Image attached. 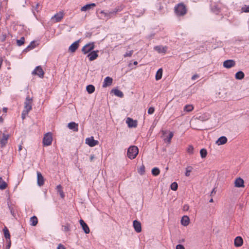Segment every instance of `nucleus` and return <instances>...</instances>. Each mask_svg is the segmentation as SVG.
I'll list each match as a JSON object with an SVG mask.
<instances>
[{"label": "nucleus", "instance_id": "nucleus-1", "mask_svg": "<svg viewBox=\"0 0 249 249\" xmlns=\"http://www.w3.org/2000/svg\"><path fill=\"white\" fill-rule=\"evenodd\" d=\"M139 153L138 148L134 145L130 146L127 152V157L131 160L135 159Z\"/></svg>", "mask_w": 249, "mask_h": 249}, {"label": "nucleus", "instance_id": "nucleus-2", "mask_svg": "<svg viewBox=\"0 0 249 249\" xmlns=\"http://www.w3.org/2000/svg\"><path fill=\"white\" fill-rule=\"evenodd\" d=\"M176 14L179 16L184 15L187 12L186 8L183 3H179L175 7Z\"/></svg>", "mask_w": 249, "mask_h": 249}, {"label": "nucleus", "instance_id": "nucleus-3", "mask_svg": "<svg viewBox=\"0 0 249 249\" xmlns=\"http://www.w3.org/2000/svg\"><path fill=\"white\" fill-rule=\"evenodd\" d=\"M53 141L52 134L51 132L46 133L43 139V144L44 146L50 145Z\"/></svg>", "mask_w": 249, "mask_h": 249}, {"label": "nucleus", "instance_id": "nucleus-4", "mask_svg": "<svg viewBox=\"0 0 249 249\" xmlns=\"http://www.w3.org/2000/svg\"><path fill=\"white\" fill-rule=\"evenodd\" d=\"M32 99L28 96L26 98L24 102V110L29 112L32 108Z\"/></svg>", "mask_w": 249, "mask_h": 249}, {"label": "nucleus", "instance_id": "nucleus-5", "mask_svg": "<svg viewBox=\"0 0 249 249\" xmlns=\"http://www.w3.org/2000/svg\"><path fill=\"white\" fill-rule=\"evenodd\" d=\"M162 136L165 142L170 143L171 139L173 137L174 134L172 132H170L169 134L167 135V131L166 130H162Z\"/></svg>", "mask_w": 249, "mask_h": 249}, {"label": "nucleus", "instance_id": "nucleus-6", "mask_svg": "<svg viewBox=\"0 0 249 249\" xmlns=\"http://www.w3.org/2000/svg\"><path fill=\"white\" fill-rule=\"evenodd\" d=\"M94 48V44L93 42L89 43L86 44L82 49V52L86 54L90 52Z\"/></svg>", "mask_w": 249, "mask_h": 249}, {"label": "nucleus", "instance_id": "nucleus-7", "mask_svg": "<svg viewBox=\"0 0 249 249\" xmlns=\"http://www.w3.org/2000/svg\"><path fill=\"white\" fill-rule=\"evenodd\" d=\"M33 74L37 75L39 77L42 78L44 76V72L41 66H37L32 72Z\"/></svg>", "mask_w": 249, "mask_h": 249}, {"label": "nucleus", "instance_id": "nucleus-8", "mask_svg": "<svg viewBox=\"0 0 249 249\" xmlns=\"http://www.w3.org/2000/svg\"><path fill=\"white\" fill-rule=\"evenodd\" d=\"M86 143L89 146L93 147L98 144V141L95 140L93 137H91L86 138Z\"/></svg>", "mask_w": 249, "mask_h": 249}, {"label": "nucleus", "instance_id": "nucleus-9", "mask_svg": "<svg viewBox=\"0 0 249 249\" xmlns=\"http://www.w3.org/2000/svg\"><path fill=\"white\" fill-rule=\"evenodd\" d=\"M235 65V62L233 60H227L223 62V67L227 69L231 68Z\"/></svg>", "mask_w": 249, "mask_h": 249}, {"label": "nucleus", "instance_id": "nucleus-10", "mask_svg": "<svg viewBox=\"0 0 249 249\" xmlns=\"http://www.w3.org/2000/svg\"><path fill=\"white\" fill-rule=\"evenodd\" d=\"M79 223L84 232L86 234L89 233L90 232V230L89 229V226L84 222V221L82 219H80L79 220Z\"/></svg>", "mask_w": 249, "mask_h": 249}, {"label": "nucleus", "instance_id": "nucleus-11", "mask_svg": "<svg viewBox=\"0 0 249 249\" xmlns=\"http://www.w3.org/2000/svg\"><path fill=\"white\" fill-rule=\"evenodd\" d=\"M9 137V135L2 134L1 136L0 137V143L1 145V147H3L7 142V140Z\"/></svg>", "mask_w": 249, "mask_h": 249}, {"label": "nucleus", "instance_id": "nucleus-12", "mask_svg": "<svg viewBox=\"0 0 249 249\" xmlns=\"http://www.w3.org/2000/svg\"><path fill=\"white\" fill-rule=\"evenodd\" d=\"M126 123L127 124L129 127H136L137 126V121L130 118H127L126 119Z\"/></svg>", "mask_w": 249, "mask_h": 249}, {"label": "nucleus", "instance_id": "nucleus-13", "mask_svg": "<svg viewBox=\"0 0 249 249\" xmlns=\"http://www.w3.org/2000/svg\"><path fill=\"white\" fill-rule=\"evenodd\" d=\"M79 40L73 42L69 48V51L71 53H74L79 47Z\"/></svg>", "mask_w": 249, "mask_h": 249}, {"label": "nucleus", "instance_id": "nucleus-14", "mask_svg": "<svg viewBox=\"0 0 249 249\" xmlns=\"http://www.w3.org/2000/svg\"><path fill=\"white\" fill-rule=\"evenodd\" d=\"M37 185L39 186H41L44 184V179L41 173L39 172H37Z\"/></svg>", "mask_w": 249, "mask_h": 249}, {"label": "nucleus", "instance_id": "nucleus-15", "mask_svg": "<svg viewBox=\"0 0 249 249\" xmlns=\"http://www.w3.org/2000/svg\"><path fill=\"white\" fill-rule=\"evenodd\" d=\"M133 226L135 229V231L139 233L140 232L142 231V227H141V223L137 221V220H134L133 223Z\"/></svg>", "mask_w": 249, "mask_h": 249}, {"label": "nucleus", "instance_id": "nucleus-16", "mask_svg": "<svg viewBox=\"0 0 249 249\" xmlns=\"http://www.w3.org/2000/svg\"><path fill=\"white\" fill-rule=\"evenodd\" d=\"M64 17V14L62 12H59L54 15L52 18V19H54L56 22H59Z\"/></svg>", "mask_w": 249, "mask_h": 249}, {"label": "nucleus", "instance_id": "nucleus-17", "mask_svg": "<svg viewBox=\"0 0 249 249\" xmlns=\"http://www.w3.org/2000/svg\"><path fill=\"white\" fill-rule=\"evenodd\" d=\"M38 44L35 41H32L30 44L23 50V52L27 53L28 51L35 48Z\"/></svg>", "mask_w": 249, "mask_h": 249}, {"label": "nucleus", "instance_id": "nucleus-18", "mask_svg": "<svg viewBox=\"0 0 249 249\" xmlns=\"http://www.w3.org/2000/svg\"><path fill=\"white\" fill-rule=\"evenodd\" d=\"M98 51H94L91 52L88 55V57L89 58L90 61H93L96 59L98 56Z\"/></svg>", "mask_w": 249, "mask_h": 249}, {"label": "nucleus", "instance_id": "nucleus-19", "mask_svg": "<svg viewBox=\"0 0 249 249\" xmlns=\"http://www.w3.org/2000/svg\"><path fill=\"white\" fill-rule=\"evenodd\" d=\"M154 50L157 51L159 53H165L167 51V48L166 46L163 47L161 45L155 46L154 48Z\"/></svg>", "mask_w": 249, "mask_h": 249}, {"label": "nucleus", "instance_id": "nucleus-20", "mask_svg": "<svg viewBox=\"0 0 249 249\" xmlns=\"http://www.w3.org/2000/svg\"><path fill=\"white\" fill-rule=\"evenodd\" d=\"M68 127L70 129L73 130L75 132L78 131V124L75 122H71L68 124Z\"/></svg>", "mask_w": 249, "mask_h": 249}, {"label": "nucleus", "instance_id": "nucleus-21", "mask_svg": "<svg viewBox=\"0 0 249 249\" xmlns=\"http://www.w3.org/2000/svg\"><path fill=\"white\" fill-rule=\"evenodd\" d=\"M244 180L241 178H236L234 181V186L236 187H243L244 185Z\"/></svg>", "mask_w": 249, "mask_h": 249}, {"label": "nucleus", "instance_id": "nucleus-22", "mask_svg": "<svg viewBox=\"0 0 249 249\" xmlns=\"http://www.w3.org/2000/svg\"><path fill=\"white\" fill-rule=\"evenodd\" d=\"M113 79L112 78L107 76L104 79L103 87H107V86H110L112 83Z\"/></svg>", "mask_w": 249, "mask_h": 249}, {"label": "nucleus", "instance_id": "nucleus-23", "mask_svg": "<svg viewBox=\"0 0 249 249\" xmlns=\"http://www.w3.org/2000/svg\"><path fill=\"white\" fill-rule=\"evenodd\" d=\"M8 207L11 214L13 216L15 217L16 216V214L17 213V211L15 208V206H14V205H13V203H10L8 204Z\"/></svg>", "mask_w": 249, "mask_h": 249}, {"label": "nucleus", "instance_id": "nucleus-24", "mask_svg": "<svg viewBox=\"0 0 249 249\" xmlns=\"http://www.w3.org/2000/svg\"><path fill=\"white\" fill-rule=\"evenodd\" d=\"M190 223V219L187 215H184L181 219V224L184 226H187Z\"/></svg>", "mask_w": 249, "mask_h": 249}, {"label": "nucleus", "instance_id": "nucleus-25", "mask_svg": "<svg viewBox=\"0 0 249 249\" xmlns=\"http://www.w3.org/2000/svg\"><path fill=\"white\" fill-rule=\"evenodd\" d=\"M227 142V138L225 136H221L218 139L216 142V143L218 145H222Z\"/></svg>", "mask_w": 249, "mask_h": 249}, {"label": "nucleus", "instance_id": "nucleus-26", "mask_svg": "<svg viewBox=\"0 0 249 249\" xmlns=\"http://www.w3.org/2000/svg\"><path fill=\"white\" fill-rule=\"evenodd\" d=\"M96 6V4L94 3L87 4L81 8V11H86L90 10L91 8H93Z\"/></svg>", "mask_w": 249, "mask_h": 249}, {"label": "nucleus", "instance_id": "nucleus-27", "mask_svg": "<svg viewBox=\"0 0 249 249\" xmlns=\"http://www.w3.org/2000/svg\"><path fill=\"white\" fill-rule=\"evenodd\" d=\"M243 241L242 238L240 236H237L234 240V245L235 247H241L243 245Z\"/></svg>", "mask_w": 249, "mask_h": 249}, {"label": "nucleus", "instance_id": "nucleus-28", "mask_svg": "<svg viewBox=\"0 0 249 249\" xmlns=\"http://www.w3.org/2000/svg\"><path fill=\"white\" fill-rule=\"evenodd\" d=\"M210 117V115L208 113H205L199 116L198 119L201 121H206Z\"/></svg>", "mask_w": 249, "mask_h": 249}, {"label": "nucleus", "instance_id": "nucleus-29", "mask_svg": "<svg viewBox=\"0 0 249 249\" xmlns=\"http://www.w3.org/2000/svg\"><path fill=\"white\" fill-rule=\"evenodd\" d=\"M3 231L6 240H10V234L9 230L6 227H4V228L3 229Z\"/></svg>", "mask_w": 249, "mask_h": 249}, {"label": "nucleus", "instance_id": "nucleus-30", "mask_svg": "<svg viewBox=\"0 0 249 249\" xmlns=\"http://www.w3.org/2000/svg\"><path fill=\"white\" fill-rule=\"evenodd\" d=\"M118 12V10L117 9H114V10L112 11H111L108 14L107 13H106L105 12H104V11H101V13L103 15H104V16L105 17H107V18H109L110 17V16L111 15H115L116 14L117 12Z\"/></svg>", "mask_w": 249, "mask_h": 249}, {"label": "nucleus", "instance_id": "nucleus-31", "mask_svg": "<svg viewBox=\"0 0 249 249\" xmlns=\"http://www.w3.org/2000/svg\"><path fill=\"white\" fill-rule=\"evenodd\" d=\"M162 75V69H160L158 70V71L156 72V76H155V79L156 80H160Z\"/></svg>", "mask_w": 249, "mask_h": 249}, {"label": "nucleus", "instance_id": "nucleus-32", "mask_svg": "<svg viewBox=\"0 0 249 249\" xmlns=\"http://www.w3.org/2000/svg\"><path fill=\"white\" fill-rule=\"evenodd\" d=\"M56 190L57 193L59 194L60 196L63 198L65 196L64 192L63 191L62 187L61 185H58L56 186Z\"/></svg>", "mask_w": 249, "mask_h": 249}, {"label": "nucleus", "instance_id": "nucleus-33", "mask_svg": "<svg viewBox=\"0 0 249 249\" xmlns=\"http://www.w3.org/2000/svg\"><path fill=\"white\" fill-rule=\"evenodd\" d=\"M30 225L33 226L36 225L38 222L37 218L36 216H33L30 218Z\"/></svg>", "mask_w": 249, "mask_h": 249}, {"label": "nucleus", "instance_id": "nucleus-34", "mask_svg": "<svg viewBox=\"0 0 249 249\" xmlns=\"http://www.w3.org/2000/svg\"><path fill=\"white\" fill-rule=\"evenodd\" d=\"M86 90L89 94H91L95 91V87L92 85H89L87 86Z\"/></svg>", "mask_w": 249, "mask_h": 249}, {"label": "nucleus", "instance_id": "nucleus-35", "mask_svg": "<svg viewBox=\"0 0 249 249\" xmlns=\"http://www.w3.org/2000/svg\"><path fill=\"white\" fill-rule=\"evenodd\" d=\"M112 91L114 93V94L118 97H123L124 96L123 92L121 91L120 90H119L118 89H114Z\"/></svg>", "mask_w": 249, "mask_h": 249}, {"label": "nucleus", "instance_id": "nucleus-36", "mask_svg": "<svg viewBox=\"0 0 249 249\" xmlns=\"http://www.w3.org/2000/svg\"><path fill=\"white\" fill-rule=\"evenodd\" d=\"M244 76H245L244 73L242 71H238L235 74V78L237 79H239V80L242 79L244 77Z\"/></svg>", "mask_w": 249, "mask_h": 249}, {"label": "nucleus", "instance_id": "nucleus-37", "mask_svg": "<svg viewBox=\"0 0 249 249\" xmlns=\"http://www.w3.org/2000/svg\"><path fill=\"white\" fill-rule=\"evenodd\" d=\"M7 187L6 183L2 179L1 177H0V189L4 190Z\"/></svg>", "mask_w": 249, "mask_h": 249}, {"label": "nucleus", "instance_id": "nucleus-38", "mask_svg": "<svg viewBox=\"0 0 249 249\" xmlns=\"http://www.w3.org/2000/svg\"><path fill=\"white\" fill-rule=\"evenodd\" d=\"M194 109V107L192 105H186L184 107V110L187 112H190Z\"/></svg>", "mask_w": 249, "mask_h": 249}, {"label": "nucleus", "instance_id": "nucleus-39", "mask_svg": "<svg viewBox=\"0 0 249 249\" xmlns=\"http://www.w3.org/2000/svg\"><path fill=\"white\" fill-rule=\"evenodd\" d=\"M160 169L157 167H155L152 170V174L155 176H157L160 174Z\"/></svg>", "mask_w": 249, "mask_h": 249}, {"label": "nucleus", "instance_id": "nucleus-40", "mask_svg": "<svg viewBox=\"0 0 249 249\" xmlns=\"http://www.w3.org/2000/svg\"><path fill=\"white\" fill-rule=\"evenodd\" d=\"M193 169V167L192 166H189L186 168V172L185 173V175L186 177H189L190 175V173L191 172Z\"/></svg>", "mask_w": 249, "mask_h": 249}, {"label": "nucleus", "instance_id": "nucleus-41", "mask_svg": "<svg viewBox=\"0 0 249 249\" xmlns=\"http://www.w3.org/2000/svg\"><path fill=\"white\" fill-rule=\"evenodd\" d=\"M138 172L141 175H143L145 173V167L142 164L138 169Z\"/></svg>", "mask_w": 249, "mask_h": 249}, {"label": "nucleus", "instance_id": "nucleus-42", "mask_svg": "<svg viewBox=\"0 0 249 249\" xmlns=\"http://www.w3.org/2000/svg\"><path fill=\"white\" fill-rule=\"evenodd\" d=\"M200 154L202 158H205L207 154V150L205 149H202L200 151Z\"/></svg>", "mask_w": 249, "mask_h": 249}, {"label": "nucleus", "instance_id": "nucleus-43", "mask_svg": "<svg viewBox=\"0 0 249 249\" xmlns=\"http://www.w3.org/2000/svg\"><path fill=\"white\" fill-rule=\"evenodd\" d=\"M24 37H21L19 39L17 40V45L19 46L22 45L24 43Z\"/></svg>", "mask_w": 249, "mask_h": 249}, {"label": "nucleus", "instance_id": "nucleus-44", "mask_svg": "<svg viewBox=\"0 0 249 249\" xmlns=\"http://www.w3.org/2000/svg\"><path fill=\"white\" fill-rule=\"evenodd\" d=\"M241 12L249 13V5H245L241 8Z\"/></svg>", "mask_w": 249, "mask_h": 249}, {"label": "nucleus", "instance_id": "nucleus-45", "mask_svg": "<svg viewBox=\"0 0 249 249\" xmlns=\"http://www.w3.org/2000/svg\"><path fill=\"white\" fill-rule=\"evenodd\" d=\"M133 53V50H131V51H128L127 52H126L124 54V57H130L132 56V54Z\"/></svg>", "mask_w": 249, "mask_h": 249}, {"label": "nucleus", "instance_id": "nucleus-46", "mask_svg": "<svg viewBox=\"0 0 249 249\" xmlns=\"http://www.w3.org/2000/svg\"><path fill=\"white\" fill-rule=\"evenodd\" d=\"M171 188L172 190L176 191L178 189V184L174 182L171 185Z\"/></svg>", "mask_w": 249, "mask_h": 249}, {"label": "nucleus", "instance_id": "nucleus-47", "mask_svg": "<svg viewBox=\"0 0 249 249\" xmlns=\"http://www.w3.org/2000/svg\"><path fill=\"white\" fill-rule=\"evenodd\" d=\"M190 209V206L188 204H185L182 207V210L184 212L189 211Z\"/></svg>", "mask_w": 249, "mask_h": 249}, {"label": "nucleus", "instance_id": "nucleus-48", "mask_svg": "<svg viewBox=\"0 0 249 249\" xmlns=\"http://www.w3.org/2000/svg\"><path fill=\"white\" fill-rule=\"evenodd\" d=\"M193 150H194V148L193 147V146L192 145H189L187 148V152L190 154H192L193 153Z\"/></svg>", "mask_w": 249, "mask_h": 249}, {"label": "nucleus", "instance_id": "nucleus-49", "mask_svg": "<svg viewBox=\"0 0 249 249\" xmlns=\"http://www.w3.org/2000/svg\"><path fill=\"white\" fill-rule=\"evenodd\" d=\"M28 111L23 110L21 114V117L23 120L25 119L26 116L28 115Z\"/></svg>", "mask_w": 249, "mask_h": 249}, {"label": "nucleus", "instance_id": "nucleus-50", "mask_svg": "<svg viewBox=\"0 0 249 249\" xmlns=\"http://www.w3.org/2000/svg\"><path fill=\"white\" fill-rule=\"evenodd\" d=\"M155 111V109L153 107H150L148 109V113L149 114H152Z\"/></svg>", "mask_w": 249, "mask_h": 249}, {"label": "nucleus", "instance_id": "nucleus-51", "mask_svg": "<svg viewBox=\"0 0 249 249\" xmlns=\"http://www.w3.org/2000/svg\"><path fill=\"white\" fill-rule=\"evenodd\" d=\"M7 245L6 246V249H9L11 247V240H6Z\"/></svg>", "mask_w": 249, "mask_h": 249}, {"label": "nucleus", "instance_id": "nucleus-52", "mask_svg": "<svg viewBox=\"0 0 249 249\" xmlns=\"http://www.w3.org/2000/svg\"><path fill=\"white\" fill-rule=\"evenodd\" d=\"M212 10L216 14H217L219 11V8L217 6H214V7H213L212 8Z\"/></svg>", "mask_w": 249, "mask_h": 249}, {"label": "nucleus", "instance_id": "nucleus-53", "mask_svg": "<svg viewBox=\"0 0 249 249\" xmlns=\"http://www.w3.org/2000/svg\"><path fill=\"white\" fill-rule=\"evenodd\" d=\"M176 249H185L182 245L178 244L176 246Z\"/></svg>", "mask_w": 249, "mask_h": 249}, {"label": "nucleus", "instance_id": "nucleus-54", "mask_svg": "<svg viewBox=\"0 0 249 249\" xmlns=\"http://www.w3.org/2000/svg\"><path fill=\"white\" fill-rule=\"evenodd\" d=\"M6 34H2L1 38V40L2 41H4L6 40Z\"/></svg>", "mask_w": 249, "mask_h": 249}, {"label": "nucleus", "instance_id": "nucleus-55", "mask_svg": "<svg viewBox=\"0 0 249 249\" xmlns=\"http://www.w3.org/2000/svg\"><path fill=\"white\" fill-rule=\"evenodd\" d=\"M57 249H65L64 246L62 244H60L58 245Z\"/></svg>", "mask_w": 249, "mask_h": 249}, {"label": "nucleus", "instance_id": "nucleus-56", "mask_svg": "<svg viewBox=\"0 0 249 249\" xmlns=\"http://www.w3.org/2000/svg\"><path fill=\"white\" fill-rule=\"evenodd\" d=\"M63 231H69V228L67 226H63Z\"/></svg>", "mask_w": 249, "mask_h": 249}, {"label": "nucleus", "instance_id": "nucleus-57", "mask_svg": "<svg viewBox=\"0 0 249 249\" xmlns=\"http://www.w3.org/2000/svg\"><path fill=\"white\" fill-rule=\"evenodd\" d=\"M199 77L198 75L195 74L192 77V79L194 80Z\"/></svg>", "mask_w": 249, "mask_h": 249}, {"label": "nucleus", "instance_id": "nucleus-58", "mask_svg": "<svg viewBox=\"0 0 249 249\" xmlns=\"http://www.w3.org/2000/svg\"><path fill=\"white\" fill-rule=\"evenodd\" d=\"M39 4L38 3L36 4V8H35V10L37 11H38V8H39Z\"/></svg>", "mask_w": 249, "mask_h": 249}, {"label": "nucleus", "instance_id": "nucleus-59", "mask_svg": "<svg viewBox=\"0 0 249 249\" xmlns=\"http://www.w3.org/2000/svg\"><path fill=\"white\" fill-rule=\"evenodd\" d=\"M94 158V156L93 155H91L90 156V161H92Z\"/></svg>", "mask_w": 249, "mask_h": 249}, {"label": "nucleus", "instance_id": "nucleus-60", "mask_svg": "<svg viewBox=\"0 0 249 249\" xmlns=\"http://www.w3.org/2000/svg\"><path fill=\"white\" fill-rule=\"evenodd\" d=\"M22 149V146L21 145H19L18 146V151H20Z\"/></svg>", "mask_w": 249, "mask_h": 249}, {"label": "nucleus", "instance_id": "nucleus-61", "mask_svg": "<svg viewBox=\"0 0 249 249\" xmlns=\"http://www.w3.org/2000/svg\"><path fill=\"white\" fill-rule=\"evenodd\" d=\"M3 111L4 112H6V111H7V108H6V107L3 108Z\"/></svg>", "mask_w": 249, "mask_h": 249}, {"label": "nucleus", "instance_id": "nucleus-62", "mask_svg": "<svg viewBox=\"0 0 249 249\" xmlns=\"http://www.w3.org/2000/svg\"><path fill=\"white\" fill-rule=\"evenodd\" d=\"M134 65H136L138 64V62L137 61H134L133 63Z\"/></svg>", "mask_w": 249, "mask_h": 249}, {"label": "nucleus", "instance_id": "nucleus-63", "mask_svg": "<svg viewBox=\"0 0 249 249\" xmlns=\"http://www.w3.org/2000/svg\"><path fill=\"white\" fill-rule=\"evenodd\" d=\"M209 202H213V199L211 198V199L209 200Z\"/></svg>", "mask_w": 249, "mask_h": 249}]
</instances>
